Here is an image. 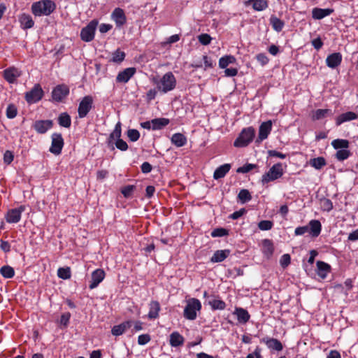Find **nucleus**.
<instances>
[{
	"mask_svg": "<svg viewBox=\"0 0 358 358\" xmlns=\"http://www.w3.org/2000/svg\"><path fill=\"white\" fill-rule=\"evenodd\" d=\"M152 83L159 92L165 94L176 87V79L172 72H167L162 78H154Z\"/></svg>",
	"mask_w": 358,
	"mask_h": 358,
	"instance_id": "f257e3e1",
	"label": "nucleus"
},
{
	"mask_svg": "<svg viewBox=\"0 0 358 358\" xmlns=\"http://www.w3.org/2000/svg\"><path fill=\"white\" fill-rule=\"evenodd\" d=\"M56 9V4L52 0H41L33 3L31 12L35 16H48Z\"/></svg>",
	"mask_w": 358,
	"mask_h": 358,
	"instance_id": "f03ea898",
	"label": "nucleus"
},
{
	"mask_svg": "<svg viewBox=\"0 0 358 358\" xmlns=\"http://www.w3.org/2000/svg\"><path fill=\"white\" fill-rule=\"evenodd\" d=\"M201 303L196 298H190L186 301L183 316L188 320H194L197 317V313L201 310Z\"/></svg>",
	"mask_w": 358,
	"mask_h": 358,
	"instance_id": "7ed1b4c3",
	"label": "nucleus"
},
{
	"mask_svg": "<svg viewBox=\"0 0 358 358\" xmlns=\"http://www.w3.org/2000/svg\"><path fill=\"white\" fill-rule=\"evenodd\" d=\"M255 134V130L253 127H249L243 129L235 140L234 145L236 148L246 147L252 141Z\"/></svg>",
	"mask_w": 358,
	"mask_h": 358,
	"instance_id": "20e7f679",
	"label": "nucleus"
},
{
	"mask_svg": "<svg viewBox=\"0 0 358 358\" xmlns=\"http://www.w3.org/2000/svg\"><path fill=\"white\" fill-rule=\"evenodd\" d=\"M284 173L282 164L277 163L273 165L268 172L264 173L262 177V184H266L271 181L280 178Z\"/></svg>",
	"mask_w": 358,
	"mask_h": 358,
	"instance_id": "39448f33",
	"label": "nucleus"
},
{
	"mask_svg": "<svg viewBox=\"0 0 358 358\" xmlns=\"http://www.w3.org/2000/svg\"><path fill=\"white\" fill-rule=\"evenodd\" d=\"M99 24L96 19L91 20L80 31V38L85 42H90L94 38L95 31Z\"/></svg>",
	"mask_w": 358,
	"mask_h": 358,
	"instance_id": "423d86ee",
	"label": "nucleus"
},
{
	"mask_svg": "<svg viewBox=\"0 0 358 358\" xmlns=\"http://www.w3.org/2000/svg\"><path fill=\"white\" fill-rule=\"evenodd\" d=\"M93 104V98L90 96H85L83 98L81 101L79 103L78 108V117L80 118L85 117L88 113L92 108Z\"/></svg>",
	"mask_w": 358,
	"mask_h": 358,
	"instance_id": "0eeeda50",
	"label": "nucleus"
},
{
	"mask_svg": "<svg viewBox=\"0 0 358 358\" xmlns=\"http://www.w3.org/2000/svg\"><path fill=\"white\" fill-rule=\"evenodd\" d=\"M110 18L115 22L117 29H122L127 24V16L121 8H115L111 13Z\"/></svg>",
	"mask_w": 358,
	"mask_h": 358,
	"instance_id": "6e6552de",
	"label": "nucleus"
},
{
	"mask_svg": "<svg viewBox=\"0 0 358 358\" xmlns=\"http://www.w3.org/2000/svg\"><path fill=\"white\" fill-rule=\"evenodd\" d=\"M52 143L49 151L55 155H59L61 154L64 147V139L61 134L54 133L51 136Z\"/></svg>",
	"mask_w": 358,
	"mask_h": 358,
	"instance_id": "1a4fd4ad",
	"label": "nucleus"
},
{
	"mask_svg": "<svg viewBox=\"0 0 358 358\" xmlns=\"http://www.w3.org/2000/svg\"><path fill=\"white\" fill-rule=\"evenodd\" d=\"M43 96V91L39 84H36L34 87L25 94V99L29 103H34L40 101Z\"/></svg>",
	"mask_w": 358,
	"mask_h": 358,
	"instance_id": "9d476101",
	"label": "nucleus"
},
{
	"mask_svg": "<svg viewBox=\"0 0 358 358\" xmlns=\"http://www.w3.org/2000/svg\"><path fill=\"white\" fill-rule=\"evenodd\" d=\"M26 210V207L22 205L16 208L9 210L6 215V220L8 223L15 224L20 222L22 213Z\"/></svg>",
	"mask_w": 358,
	"mask_h": 358,
	"instance_id": "9b49d317",
	"label": "nucleus"
},
{
	"mask_svg": "<svg viewBox=\"0 0 358 358\" xmlns=\"http://www.w3.org/2000/svg\"><path fill=\"white\" fill-rule=\"evenodd\" d=\"M69 94V88L66 85H57L52 92V99L57 102L62 101Z\"/></svg>",
	"mask_w": 358,
	"mask_h": 358,
	"instance_id": "f8f14e48",
	"label": "nucleus"
},
{
	"mask_svg": "<svg viewBox=\"0 0 358 358\" xmlns=\"http://www.w3.org/2000/svg\"><path fill=\"white\" fill-rule=\"evenodd\" d=\"M136 69L134 67H129L119 72L116 77V82L119 83H127L136 73Z\"/></svg>",
	"mask_w": 358,
	"mask_h": 358,
	"instance_id": "ddd939ff",
	"label": "nucleus"
},
{
	"mask_svg": "<svg viewBox=\"0 0 358 358\" xmlns=\"http://www.w3.org/2000/svg\"><path fill=\"white\" fill-rule=\"evenodd\" d=\"M272 129V122L271 120H268L266 122H262L259 128V134L257 141L261 142L266 138H267L268 136L271 133Z\"/></svg>",
	"mask_w": 358,
	"mask_h": 358,
	"instance_id": "4468645a",
	"label": "nucleus"
},
{
	"mask_svg": "<svg viewBox=\"0 0 358 358\" xmlns=\"http://www.w3.org/2000/svg\"><path fill=\"white\" fill-rule=\"evenodd\" d=\"M105 278V272L103 270L98 268L92 273V280L89 285V288L93 289L101 283Z\"/></svg>",
	"mask_w": 358,
	"mask_h": 358,
	"instance_id": "2eb2a0df",
	"label": "nucleus"
},
{
	"mask_svg": "<svg viewBox=\"0 0 358 358\" xmlns=\"http://www.w3.org/2000/svg\"><path fill=\"white\" fill-rule=\"evenodd\" d=\"M261 342L266 344L267 348L271 350L281 351L283 349L282 343L276 338L270 337H264Z\"/></svg>",
	"mask_w": 358,
	"mask_h": 358,
	"instance_id": "dca6fc26",
	"label": "nucleus"
},
{
	"mask_svg": "<svg viewBox=\"0 0 358 358\" xmlns=\"http://www.w3.org/2000/svg\"><path fill=\"white\" fill-rule=\"evenodd\" d=\"M316 266L317 274L320 278L323 280L327 277V275L331 271V266L329 264L322 261H317L316 262Z\"/></svg>",
	"mask_w": 358,
	"mask_h": 358,
	"instance_id": "f3484780",
	"label": "nucleus"
},
{
	"mask_svg": "<svg viewBox=\"0 0 358 358\" xmlns=\"http://www.w3.org/2000/svg\"><path fill=\"white\" fill-rule=\"evenodd\" d=\"M358 118V114L352 111L343 113L335 119L336 126H340L344 122L357 120Z\"/></svg>",
	"mask_w": 358,
	"mask_h": 358,
	"instance_id": "a211bd4d",
	"label": "nucleus"
},
{
	"mask_svg": "<svg viewBox=\"0 0 358 358\" xmlns=\"http://www.w3.org/2000/svg\"><path fill=\"white\" fill-rule=\"evenodd\" d=\"M245 6H252L256 11H262L268 6V0H248L244 3Z\"/></svg>",
	"mask_w": 358,
	"mask_h": 358,
	"instance_id": "6ab92c4d",
	"label": "nucleus"
},
{
	"mask_svg": "<svg viewBox=\"0 0 358 358\" xmlns=\"http://www.w3.org/2000/svg\"><path fill=\"white\" fill-rule=\"evenodd\" d=\"M334 12L333 8H314L312 10V17L314 20H322Z\"/></svg>",
	"mask_w": 358,
	"mask_h": 358,
	"instance_id": "aec40b11",
	"label": "nucleus"
},
{
	"mask_svg": "<svg viewBox=\"0 0 358 358\" xmlns=\"http://www.w3.org/2000/svg\"><path fill=\"white\" fill-rule=\"evenodd\" d=\"M21 75L20 71L16 68H8L3 71V77L9 83H13Z\"/></svg>",
	"mask_w": 358,
	"mask_h": 358,
	"instance_id": "412c9836",
	"label": "nucleus"
},
{
	"mask_svg": "<svg viewBox=\"0 0 358 358\" xmlns=\"http://www.w3.org/2000/svg\"><path fill=\"white\" fill-rule=\"evenodd\" d=\"M309 230L308 233L313 238L319 236L322 231V224L317 220H312L309 222L308 225Z\"/></svg>",
	"mask_w": 358,
	"mask_h": 358,
	"instance_id": "4be33fe9",
	"label": "nucleus"
},
{
	"mask_svg": "<svg viewBox=\"0 0 358 358\" xmlns=\"http://www.w3.org/2000/svg\"><path fill=\"white\" fill-rule=\"evenodd\" d=\"M342 61V55L339 52H334L329 55L326 59L327 65L331 69L339 66Z\"/></svg>",
	"mask_w": 358,
	"mask_h": 358,
	"instance_id": "5701e85b",
	"label": "nucleus"
},
{
	"mask_svg": "<svg viewBox=\"0 0 358 358\" xmlns=\"http://www.w3.org/2000/svg\"><path fill=\"white\" fill-rule=\"evenodd\" d=\"M184 342V337L178 331H173L169 336V344L171 347H180L183 345Z\"/></svg>",
	"mask_w": 358,
	"mask_h": 358,
	"instance_id": "b1692460",
	"label": "nucleus"
},
{
	"mask_svg": "<svg viewBox=\"0 0 358 358\" xmlns=\"http://www.w3.org/2000/svg\"><path fill=\"white\" fill-rule=\"evenodd\" d=\"M52 127V120H38L34 124V129L39 134H44Z\"/></svg>",
	"mask_w": 358,
	"mask_h": 358,
	"instance_id": "393cba45",
	"label": "nucleus"
},
{
	"mask_svg": "<svg viewBox=\"0 0 358 358\" xmlns=\"http://www.w3.org/2000/svg\"><path fill=\"white\" fill-rule=\"evenodd\" d=\"M161 310L160 304L157 301H151L149 303V312L148 317L150 320H155L159 317V313Z\"/></svg>",
	"mask_w": 358,
	"mask_h": 358,
	"instance_id": "a878e982",
	"label": "nucleus"
},
{
	"mask_svg": "<svg viewBox=\"0 0 358 358\" xmlns=\"http://www.w3.org/2000/svg\"><path fill=\"white\" fill-rule=\"evenodd\" d=\"M131 321H126L118 325L114 326L111 329L112 334L115 336L122 335L131 327Z\"/></svg>",
	"mask_w": 358,
	"mask_h": 358,
	"instance_id": "bb28decb",
	"label": "nucleus"
},
{
	"mask_svg": "<svg viewBox=\"0 0 358 358\" xmlns=\"http://www.w3.org/2000/svg\"><path fill=\"white\" fill-rule=\"evenodd\" d=\"M171 142L175 146L180 148L186 145L187 139L184 134L181 133H176L172 135Z\"/></svg>",
	"mask_w": 358,
	"mask_h": 358,
	"instance_id": "cd10ccee",
	"label": "nucleus"
},
{
	"mask_svg": "<svg viewBox=\"0 0 358 358\" xmlns=\"http://www.w3.org/2000/svg\"><path fill=\"white\" fill-rule=\"evenodd\" d=\"M230 254L229 250H219L214 252L210 258V262L217 263L224 261Z\"/></svg>",
	"mask_w": 358,
	"mask_h": 358,
	"instance_id": "c85d7f7f",
	"label": "nucleus"
},
{
	"mask_svg": "<svg viewBox=\"0 0 358 358\" xmlns=\"http://www.w3.org/2000/svg\"><path fill=\"white\" fill-rule=\"evenodd\" d=\"M231 165L229 164H224L217 167L213 173V178L218 180L224 178L227 173L230 171Z\"/></svg>",
	"mask_w": 358,
	"mask_h": 358,
	"instance_id": "c756f323",
	"label": "nucleus"
},
{
	"mask_svg": "<svg viewBox=\"0 0 358 358\" xmlns=\"http://www.w3.org/2000/svg\"><path fill=\"white\" fill-rule=\"evenodd\" d=\"M269 22L270 24L272 26V28L278 32L281 31L284 28L285 22L274 15L271 16Z\"/></svg>",
	"mask_w": 358,
	"mask_h": 358,
	"instance_id": "7c9ffc66",
	"label": "nucleus"
},
{
	"mask_svg": "<svg viewBox=\"0 0 358 358\" xmlns=\"http://www.w3.org/2000/svg\"><path fill=\"white\" fill-rule=\"evenodd\" d=\"M234 314L236 315L237 320L241 323H246L250 317L248 312L242 308H236Z\"/></svg>",
	"mask_w": 358,
	"mask_h": 358,
	"instance_id": "2f4dec72",
	"label": "nucleus"
},
{
	"mask_svg": "<svg viewBox=\"0 0 358 358\" xmlns=\"http://www.w3.org/2000/svg\"><path fill=\"white\" fill-rule=\"evenodd\" d=\"M332 147L337 150L342 149H348L350 147V142L347 139L337 138L331 142Z\"/></svg>",
	"mask_w": 358,
	"mask_h": 358,
	"instance_id": "473e14b6",
	"label": "nucleus"
},
{
	"mask_svg": "<svg viewBox=\"0 0 358 358\" xmlns=\"http://www.w3.org/2000/svg\"><path fill=\"white\" fill-rule=\"evenodd\" d=\"M152 130H159L169 124V120L164 117L152 120Z\"/></svg>",
	"mask_w": 358,
	"mask_h": 358,
	"instance_id": "72a5a7b5",
	"label": "nucleus"
},
{
	"mask_svg": "<svg viewBox=\"0 0 358 358\" xmlns=\"http://www.w3.org/2000/svg\"><path fill=\"white\" fill-rule=\"evenodd\" d=\"M20 22L21 23V26L24 29H30L34 24V22L32 20V17L29 15L25 13L20 16Z\"/></svg>",
	"mask_w": 358,
	"mask_h": 358,
	"instance_id": "f704fd0d",
	"label": "nucleus"
},
{
	"mask_svg": "<svg viewBox=\"0 0 358 358\" xmlns=\"http://www.w3.org/2000/svg\"><path fill=\"white\" fill-rule=\"evenodd\" d=\"M328 115H332V112L330 109H317L313 112L312 118L313 120H319Z\"/></svg>",
	"mask_w": 358,
	"mask_h": 358,
	"instance_id": "c9c22d12",
	"label": "nucleus"
},
{
	"mask_svg": "<svg viewBox=\"0 0 358 358\" xmlns=\"http://www.w3.org/2000/svg\"><path fill=\"white\" fill-rule=\"evenodd\" d=\"M262 244H263V248H262L263 253L266 257H270L273 254V250H274L273 245L271 241L268 240V239H265L263 241Z\"/></svg>",
	"mask_w": 358,
	"mask_h": 358,
	"instance_id": "e433bc0d",
	"label": "nucleus"
},
{
	"mask_svg": "<svg viewBox=\"0 0 358 358\" xmlns=\"http://www.w3.org/2000/svg\"><path fill=\"white\" fill-rule=\"evenodd\" d=\"M235 62L236 59L234 56L226 55L220 59L219 66L221 69H226L227 66L231 64H234Z\"/></svg>",
	"mask_w": 358,
	"mask_h": 358,
	"instance_id": "4c0bfd02",
	"label": "nucleus"
},
{
	"mask_svg": "<svg viewBox=\"0 0 358 358\" xmlns=\"http://www.w3.org/2000/svg\"><path fill=\"white\" fill-rule=\"evenodd\" d=\"M58 123L62 127L69 128L71 124L70 116L66 113H62L59 116Z\"/></svg>",
	"mask_w": 358,
	"mask_h": 358,
	"instance_id": "58836bf2",
	"label": "nucleus"
},
{
	"mask_svg": "<svg viewBox=\"0 0 358 358\" xmlns=\"http://www.w3.org/2000/svg\"><path fill=\"white\" fill-rule=\"evenodd\" d=\"M310 164L316 169H321L326 165V160L324 157H319L310 159Z\"/></svg>",
	"mask_w": 358,
	"mask_h": 358,
	"instance_id": "ea45409f",
	"label": "nucleus"
},
{
	"mask_svg": "<svg viewBox=\"0 0 358 358\" xmlns=\"http://www.w3.org/2000/svg\"><path fill=\"white\" fill-rule=\"evenodd\" d=\"M1 275L5 278H12L15 275V271L10 266H3L0 268Z\"/></svg>",
	"mask_w": 358,
	"mask_h": 358,
	"instance_id": "a19ab883",
	"label": "nucleus"
},
{
	"mask_svg": "<svg viewBox=\"0 0 358 358\" xmlns=\"http://www.w3.org/2000/svg\"><path fill=\"white\" fill-rule=\"evenodd\" d=\"M122 134L121 123L118 122L113 131L110 134L109 141L111 142L113 140L120 139Z\"/></svg>",
	"mask_w": 358,
	"mask_h": 358,
	"instance_id": "79ce46f5",
	"label": "nucleus"
},
{
	"mask_svg": "<svg viewBox=\"0 0 358 358\" xmlns=\"http://www.w3.org/2000/svg\"><path fill=\"white\" fill-rule=\"evenodd\" d=\"M351 155V152L348 149H342L337 150L336 158L338 161L343 162L347 159Z\"/></svg>",
	"mask_w": 358,
	"mask_h": 358,
	"instance_id": "37998d69",
	"label": "nucleus"
},
{
	"mask_svg": "<svg viewBox=\"0 0 358 358\" xmlns=\"http://www.w3.org/2000/svg\"><path fill=\"white\" fill-rule=\"evenodd\" d=\"M57 275L63 280L69 279L71 276V269L69 267H61L57 270Z\"/></svg>",
	"mask_w": 358,
	"mask_h": 358,
	"instance_id": "c03bdc74",
	"label": "nucleus"
},
{
	"mask_svg": "<svg viewBox=\"0 0 358 358\" xmlns=\"http://www.w3.org/2000/svg\"><path fill=\"white\" fill-rule=\"evenodd\" d=\"M124 57L125 53L123 51H121L120 49H117L112 54V58L110 61L114 63H120L124 59Z\"/></svg>",
	"mask_w": 358,
	"mask_h": 358,
	"instance_id": "a18cd8bd",
	"label": "nucleus"
},
{
	"mask_svg": "<svg viewBox=\"0 0 358 358\" xmlns=\"http://www.w3.org/2000/svg\"><path fill=\"white\" fill-rule=\"evenodd\" d=\"M238 198L242 203H245L251 200L252 196L248 189H243L239 192Z\"/></svg>",
	"mask_w": 358,
	"mask_h": 358,
	"instance_id": "49530a36",
	"label": "nucleus"
},
{
	"mask_svg": "<svg viewBox=\"0 0 358 358\" xmlns=\"http://www.w3.org/2000/svg\"><path fill=\"white\" fill-rule=\"evenodd\" d=\"M209 304L213 310H224L226 308L225 302L220 299L210 301Z\"/></svg>",
	"mask_w": 358,
	"mask_h": 358,
	"instance_id": "de8ad7c7",
	"label": "nucleus"
},
{
	"mask_svg": "<svg viewBox=\"0 0 358 358\" xmlns=\"http://www.w3.org/2000/svg\"><path fill=\"white\" fill-rule=\"evenodd\" d=\"M321 209L323 211L329 212L334 208L332 201L327 198H323L320 200Z\"/></svg>",
	"mask_w": 358,
	"mask_h": 358,
	"instance_id": "09e8293b",
	"label": "nucleus"
},
{
	"mask_svg": "<svg viewBox=\"0 0 358 358\" xmlns=\"http://www.w3.org/2000/svg\"><path fill=\"white\" fill-rule=\"evenodd\" d=\"M273 222L271 220H262L258 223V227L262 231H268L273 228Z\"/></svg>",
	"mask_w": 358,
	"mask_h": 358,
	"instance_id": "8fccbe9b",
	"label": "nucleus"
},
{
	"mask_svg": "<svg viewBox=\"0 0 358 358\" xmlns=\"http://www.w3.org/2000/svg\"><path fill=\"white\" fill-rule=\"evenodd\" d=\"M17 114V108L13 104H10L6 108V116L9 119H13L16 117Z\"/></svg>",
	"mask_w": 358,
	"mask_h": 358,
	"instance_id": "3c124183",
	"label": "nucleus"
},
{
	"mask_svg": "<svg viewBox=\"0 0 358 358\" xmlns=\"http://www.w3.org/2000/svg\"><path fill=\"white\" fill-rule=\"evenodd\" d=\"M127 137L131 141L135 142L138 140L140 137V133L136 129H130L127 131Z\"/></svg>",
	"mask_w": 358,
	"mask_h": 358,
	"instance_id": "603ef678",
	"label": "nucleus"
},
{
	"mask_svg": "<svg viewBox=\"0 0 358 358\" xmlns=\"http://www.w3.org/2000/svg\"><path fill=\"white\" fill-rule=\"evenodd\" d=\"M228 235V231L224 228H216L211 232L212 237H223Z\"/></svg>",
	"mask_w": 358,
	"mask_h": 358,
	"instance_id": "864d4df0",
	"label": "nucleus"
},
{
	"mask_svg": "<svg viewBox=\"0 0 358 358\" xmlns=\"http://www.w3.org/2000/svg\"><path fill=\"white\" fill-rule=\"evenodd\" d=\"M257 165L253 164H246L243 166L238 168L237 173H246L256 168Z\"/></svg>",
	"mask_w": 358,
	"mask_h": 358,
	"instance_id": "5fc2aeb1",
	"label": "nucleus"
},
{
	"mask_svg": "<svg viewBox=\"0 0 358 358\" xmlns=\"http://www.w3.org/2000/svg\"><path fill=\"white\" fill-rule=\"evenodd\" d=\"M70 318H71V313L69 312L63 313L61 315V317L59 320L60 325L63 326L64 327H66L69 323Z\"/></svg>",
	"mask_w": 358,
	"mask_h": 358,
	"instance_id": "6e6d98bb",
	"label": "nucleus"
},
{
	"mask_svg": "<svg viewBox=\"0 0 358 358\" xmlns=\"http://www.w3.org/2000/svg\"><path fill=\"white\" fill-rule=\"evenodd\" d=\"M199 41L201 43V45H208L212 38L208 34H201L198 36Z\"/></svg>",
	"mask_w": 358,
	"mask_h": 358,
	"instance_id": "4d7b16f0",
	"label": "nucleus"
},
{
	"mask_svg": "<svg viewBox=\"0 0 358 358\" xmlns=\"http://www.w3.org/2000/svg\"><path fill=\"white\" fill-rule=\"evenodd\" d=\"M291 262V257L289 254H284L280 259V264L282 267L286 268Z\"/></svg>",
	"mask_w": 358,
	"mask_h": 358,
	"instance_id": "13d9d810",
	"label": "nucleus"
},
{
	"mask_svg": "<svg viewBox=\"0 0 358 358\" xmlns=\"http://www.w3.org/2000/svg\"><path fill=\"white\" fill-rule=\"evenodd\" d=\"M151 338L149 334H141L138 336V343L141 345H144L150 342Z\"/></svg>",
	"mask_w": 358,
	"mask_h": 358,
	"instance_id": "bf43d9fd",
	"label": "nucleus"
},
{
	"mask_svg": "<svg viewBox=\"0 0 358 358\" xmlns=\"http://www.w3.org/2000/svg\"><path fill=\"white\" fill-rule=\"evenodd\" d=\"M134 189V185H127L122 189L121 192L124 195V197L127 198L131 195Z\"/></svg>",
	"mask_w": 358,
	"mask_h": 358,
	"instance_id": "052dcab7",
	"label": "nucleus"
},
{
	"mask_svg": "<svg viewBox=\"0 0 358 358\" xmlns=\"http://www.w3.org/2000/svg\"><path fill=\"white\" fill-rule=\"evenodd\" d=\"M256 59L262 66L266 65L269 61L267 56L264 53L257 55Z\"/></svg>",
	"mask_w": 358,
	"mask_h": 358,
	"instance_id": "680f3d73",
	"label": "nucleus"
},
{
	"mask_svg": "<svg viewBox=\"0 0 358 358\" xmlns=\"http://www.w3.org/2000/svg\"><path fill=\"white\" fill-rule=\"evenodd\" d=\"M115 146L122 151H125L128 149L127 143L121 138L116 140Z\"/></svg>",
	"mask_w": 358,
	"mask_h": 358,
	"instance_id": "e2e57ef3",
	"label": "nucleus"
},
{
	"mask_svg": "<svg viewBox=\"0 0 358 358\" xmlns=\"http://www.w3.org/2000/svg\"><path fill=\"white\" fill-rule=\"evenodd\" d=\"M14 159V155L11 151L6 150L3 155V162L6 164H10Z\"/></svg>",
	"mask_w": 358,
	"mask_h": 358,
	"instance_id": "0e129e2a",
	"label": "nucleus"
},
{
	"mask_svg": "<svg viewBox=\"0 0 358 358\" xmlns=\"http://www.w3.org/2000/svg\"><path fill=\"white\" fill-rule=\"evenodd\" d=\"M309 227L308 226H302L298 227L294 230V234L296 236H301L308 232Z\"/></svg>",
	"mask_w": 358,
	"mask_h": 358,
	"instance_id": "69168bd1",
	"label": "nucleus"
},
{
	"mask_svg": "<svg viewBox=\"0 0 358 358\" xmlns=\"http://www.w3.org/2000/svg\"><path fill=\"white\" fill-rule=\"evenodd\" d=\"M113 28V25L110 24L102 23L99 26V31L101 34H106L110 31Z\"/></svg>",
	"mask_w": 358,
	"mask_h": 358,
	"instance_id": "338daca9",
	"label": "nucleus"
},
{
	"mask_svg": "<svg viewBox=\"0 0 358 358\" xmlns=\"http://www.w3.org/2000/svg\"><path fill=\"white\" fill-rule=\"evenodd\" d=\"M246 213V210L245 208H241L239 210L234 212L230 215L229 217L232 220H237L241 216H243Z\"/></svg>",
	"mask_w": 358,
	"mask_h": 358,
	"instance_id": "774afa93",
	"label": "nucleus"
}]
</instances>
